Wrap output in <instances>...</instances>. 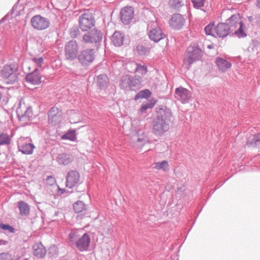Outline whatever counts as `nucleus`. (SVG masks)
Returning a JSON list of instances; mask_svg holds the SVG:
<instances>
[{"label": "nucleus", "instance_id": "nucleus-1", "mask_svg": "<svg viewBox=\"0 0 260 260\" xmlns=\"http://www.w3.org/2000/svg\"><path fill=\"white\" fill-rule=\"evenodd\" d=\"M172 118L170 109L166 107L159 108L152 122V133L156 136H162L169 130Z\"/></svg>", "mask_w": 260, "mask_h": 260}, {"label": "nucleus", "instance_id": "nucleus-2", "mask_svg": "<svg viewBox=\"0 0 260 260\" xmlns=\"http://www.w3.org/2000/svg\"><path fill=\"white\" fill-rule=\"evenodd\" d=\"M225 23L231 32H233L238 38H244L247 36L246 26L242 23V18L239 13L232 15Z\"/></svg>", "mask_w": 260, "mask_h": 260}, {"label": "nucleus", "instance_id": "nucleus-3", "mask_svg": "<svg viewBox=\"0 0 260 260\" xmlns=\"http://www.w3.org/2000/svg\"><path fill=\"white\" fill-rule=\"evenodd\" d=\"M3 79L7 84H13L18 80L19 73L15 64H6L1 71Z\"/></svg>", "mask_w": 260, "mask_h": 260}, {"label": "nucleus", "instance_id": "nucleus-4", "mask_svg": "<svg viewBox=\"0 0 260 260\" xmlns=\"http://www.w3.org/2000/svg\"><path fill=\"white\" fill-rule=\"evenodd\" d=\"M203 55V51L196 44H191L187 49L186 58L184 62L190 66L193 62L199 60Z\"/></svg>", "mask_w": 260, "mask_h": 260}, {"label": "nucleus", "instance_id": "nucleus-5", "mask_svg": "<svg viewBox=\"0 0 260 260\" xmlns=\"http://www.w3.org/2000/svg\"><path fill=\"white\" fill-rule=\"evenodd\" d=\"M16 113L17 117L22 125L27 123L33 115L31 108L26 106L24 103L21 102L19 103Z\"/></svg>", "mask_w": 260, "mask_h": 260}, {"label": "nucleus", "instance_id": "nucleus-6", "mask_svg": "<svg viewBox=\"0 0 260 260\" xmlns=\"http://www.w3.org/2000/svg\"><path fill=\"white\" fill-rule=\"evenodd\" d=\"M102 38L103 33L100 30L93 29L84 35L83 41L87 44H94L98 48Z\"/></svg>", "mask_w": 260, "mask_h": 260}, {"label": "nucleus", "instance_id": "nucleus-7", "mask_svg": "<svg viewBox=\"0 0 260 260\" xmlns=\"http://www.w3.org/2000/svg\"><path fill=\"white\" fill-rule=\"evenodd\" d=\"M148 36L150 39L154 42H158L164 39L166 35L160 28L157 26L156 21H151L148 24Z\"/></svg>", "mask_w": 260, "mask_h": 260}, {"label": "nucleus", "instance_id": "nucleus-8", "mask_svg": "<svg viewBox=\"0 0 260 260\" xmlns=\"http://www.w3.org/2000/svg\"><path fill=\"white\" fill-rule=\"evenodd\" d=\"M95 51L93 49H85L81 51L78 55L79 61L83 66H88L95 58Z\"/></svg>", "mask_w": 260, "mask_h": 260}, {"label": "nucleus", "instance_id": "nucleus-9", "mask_svg": "<svg viewBox=\"0 0 260 260\" xmlns=\"http://www.w3.org/2000/svg\"><path fill=\"white\" fill-rule=\"evenodd\" d=\"M79 26L82 31H87L94 25L92 14L89 12L82 14L79 19Z\"/></svg>", "mask_w": 260, "mask_h": 260}, {"label": "nucleus", "instance_id": "nucleus-10", "mask_svg": "<svg viewBox=\"0 0 260 260\" xmlns=\"http://www.w3.org/2000/svg\"><path fill=\"white\" fill-rule=\"evenodd\" d=\"M30 142V139L29 138H20L17 141L19 150L23 154H31L35 147Z\"/></svg>", "mask_w": 260, "mask_h": 260}, {"label": "nucleus", "instance_id": "nucleus-11", "mask_svg": "<svg viewBox=\"0 0 260 260\" xmlns=\"http://www.w3.org/2000/svg\"><path fill=\"white\" fill-rule=\"evenodd\" d=\"M65 57L68 60H73L78 57V45L75 41L69 42L65 46Z\"/></svg>", "mask_w": 260, "mask_h": 260}, {"label": "nucleus", "instance_id": "nucleus-12", "mask_svg": "<svg viewBox=\"0 0 260 260\" xmlns=\"http://www.w3.org/2000/svg\"><path fill=\"white\" fill-rule=\"evenodd\" d=\"M31 23L33 27L37 30H44L50 25L49 21L40 15H35L31 19Z\"/></svg>", "mask_w": 260, "mask_h": 260}, {"label": "nucleus", "instance_id": "nucleus-13", "mask_svg": "<svg viewBox=\"0 0 260 260\" xmlns=\"http://www.w3.org/2000/svg\"><path fill=\"white\" fill-rule=\"evenodd\" d=\"M175 97L182 103H187L191 98V93L188 90L180 87L176 89Z\"/></svg>", "mask_w": 260, "mask_h": 260}, {"label": "nucleus", "instance_id": "nucleus-14", "mask_svg": "<svg viewBox=\"0 0 260 260\" xmlns=\"http://www.w3.org/2000/svg\"><path fill=\"white\" fill-rule=\"evenodd\" d=\"M61 111L58 108L53 107L48 112V122L53 125H56L61 121Z\"/></svg>", "mask_w": 260, "mask_h": 260}, {"label": "nucleus", "instance_id": "nucleus-15", "mask_svg": "<svg viewBox=\"0 0 260 260\" xmlns=\"http://www.w3.org/2000/svg\"><path fill=\"white\" fill-rule=\"evenodd\" d=\"M134 11L132 7H125L120 11L121 20L124 24H129L134 18Z\"/></svg>", "mask_w": 260, "mask_h": 260}, {"label": "nucleus", "instance_id": "nucleus-16", "mask_svg": "<svg viewBox=\"0 0 260 260\" xmlns=\"http://www.w3.org/2000/svg\"><path fill=\"white\" fill-rule=\"evenodd\" d=\"M79 178L80 175L78 172L74 170L70 171L66 177V187L70 188L74 187L78 183Z\"/></svg>", "mask_w": 260, "mask_h": 260}, {"label": "nucleus", "instance_id": "nucleus-17", "mask_svg": "<svg viewBox=\"0 0 260 260\" xmlns=\"http://www.w3.org/2000/svg\"><path fill=\"white\" fill-rule=\"evenodd\" d=\"M185 19L179 14H174L170 20V25L174 29H180L184 24Z\"/></svg>", "mask_w": 260, "mask_h": 260}, {"label": "nucleus", "instance_id": "nucleus-18", "mask_svg": "<svg viewBox=\"0 0 260 260\" xmlns=\"http://www.w3.org/2000/svg\"><path fill=\"white\" fill-rule=\"evenodd\" d=\"M90 242V238L87 233H84L80 237L76 246L80 251H87Z\"/></svg>", "mask_w": 260, "mask_h": 260}, {"label": "nucleus", "instance_id": "nucleus-19", "mask_svg": "<svg viewBox=\"0 0 260 260\" xmlns=\"http://www.w3.org/2000/svg\"><path fill=\"white\" fill-rule=\"evenodd\" d=\"M216 37L224 38L227 36L231 32L230 28L226 23H219L214 27Z\"/></svg>", "mask_w": 260, "mask_h": 260}, {"label": "nucleus", "instance_id": "nucleus-20", "mask_svg": "<svg viewBox=\"0 0 260 260\" xmlns=\"http://www.w3.org/2000/svg\"><path fill=\"white\" fill-rule=\"evenodd\" d=\"M41 76L39 73V70L36 68L34 71L28 74L25 77L26 81L34 85H38L41 83Z\"/></svg>", "mask_w": 260, "mask_h": 260}, {"label": "nucleus", "instance_id": "nucleus-21", "mask_svg": "<svg viewBox=\"0 0 260 260\" xmlns=\"http://www.w3.org/2000/svg\"><path fill=\"white\" fill-rule=\"evenodd\" d=\"M33 253L35 256L38 258L43 257L46 253V250L41 243H35L33 245Z\"/></svg>", "mask_w": 260, "mask_h": 260}, {"label": "nucleus", "instance_id": "nucleus-22", "mask_svg": "<svg viewBox=\"0 0 260 260\" xmlns=\"http://www.w3.org/2000/svg\"><path fill=\"white\" fill-rule=\"evenodd\" d=\"M216 64L220 71L225 72L228 69L231 68L232 64L230 62L220 57L216 59Z\"/></svg>", "mask_w": 260, "mask_h": 260}, {"label": "nucleus", "instance_id": "nucleus-23", "mask_svg": "<svg viewBox=\"0 0 260 260\" xmlns=\"http://www.w3.org/2000/svg\"><path fill=\"white\" fill-rule=\"evenodd\" d=\"M73 160L72 155L67 153H60L57 155V161L60 165H68Z\"/></svg>", "mask_w": 260, "mask_h": 260}, {"label": "nucleus", "instance_id": "nucleus-24", "mask_svg": "<svg viewBox=\"0 0 260 260\" xmlns=\"http://www.w3.org/2000/svg\"><path fill=\"white\" fill-rule=\"evenodd\" d=\"M141 84V78L139 76H131L129 82V90H135L140 88Z\"/></svg>", "mask_w": 260, "mask_h": 260}, {"label": "nucleus", "instance_id": "nucleus-25", "mask_svg": "<svg viewBox=\"0 0 260 260\" xmlns=\"http://www.w3.org/2000/svg\"><path fill=\"white\" fill-rule=\"evenodd\" d=\"M123 35L119 31H115L112 36L111 40L114 46H120L123 42Z\"/></svg>", "mask_w": 260, "mask_h": 260}, {"label": "nucleus", "instance_id": "nucleus-26", "mask_svg": "<svg viewBox=\"0 0 260 260\" xmlns=\"http://www.w3.org/2000/svg\"><path fill=\"white\" fill-rule=\"evenodd\" d=\"M246 144L252 147L260 145V133L257 135H250L247 138Z\"/></svg>", "mask_w": 260, "mask_h": 260}, {"label": "nucleus", "instance_id": "nucleus-27", "mask_svg": "<svg viewBox=\"0 0 260 260\" xmlns=\"http://www.w3.org/2000/svg\"><path fill=\"white\" fill-rule=\"evenodd\" d=\"M18 207L21 215L26 216L29 214L30 207L27 203L22 201H19L18 203Z\"/></svg>", "mask_w": 260, "mask_h": 260}, {"label": "nucleus", "instance_id": "nucleus-28", "mask_svg": "<svg viewBox=\"0 0 260 260\" xmlns=\"http://www.w3.org/2000/svg\"><path fill=\"white\" fill-rule=\"evenodd\" d=\"M80 231L77 230H72L69 235L68 240L73 244H76L81 237Z\"/></svg>", "mask_w": 260, "mask_h": 260}, {"label": "nucleus", "instance_id": "nucleus-29", "mask_svg": "<svg viewBox=\"0 0 260 260\" xmlns=\"http://www.w3.org/2000/svg\"><path fill=\"white\" fill-rule=\"evenodd\" d=\"M73 208L76 213L85 212L87 210V206L81 201H78L74 204Z\"/></svg>", "mask_w": 260, "mask_h": 260}, {"label": "nucleus", "instance_id": "nucleus-30", "mask_svg": "<svg viewBox=\"0 0 260 260\" xmlns=\"http://www.w3.org/2000/svg\"><path fill=\"white\" fill-rule=\"evenodd\" d=\"M131 81V76L130 75H125L122 77L120 86L121 88L124 89H129V82Z\"/></svg>", "mask_w": 260, "mask_h": 260}, {"label": "nucleus", "instance_id": "nucleus-31", "mask_svg": "<svg viewBox=\"0 0 260 260\" xmlns=\"http://www.w3.org/2000/svg\"><path fill=\"white\" fill-rule=\"evenodd\" d=\"M130 64L134 65L135 67V71L143 76L146 74L147 68L145 65H141L137 63H132Z\"/></svg>", "mask_w": 260, "mask_h": 260}, {"label": "nucleus", "instance_id": "nucleus-32", "mask_svg": "<svg viewBox=\"0 0 260 260\" xmlns=\"http://www.w3.org/2000/svg\"><path fill=\"white\" fill-rule=\"evenodd\" d=\"M108 83V78L106 75H100L98 77V84L101 88H105Z\"/></svg>", "mask_w": 260, "mask_h": 260}, {"label": "nucleus", "instance_id": "nucleus-33", "mask_svg": "<svg viewBox=\"0 0 260 260\" xmlns=\"http://www.w3.org/2000/svg\"><path fill=\"white\" fill-rule=\"evenodd\" d=\"M63 140H69L71 141H75L76 139V131L70 130L62 136Z\"/></svg>", "mask_w": 260, "mask_h": 260}, {"label": "nucleus", "instance_id": "nucleus-34", "mask_svg": "<svg viewBox=\"0 0 260 260\" xmlns=\"http://www.w3.org/2000/svg\"><path fill=\"white\" fill-rule=\"evenodd\" d=\"M154 168L157 170H162L164 171H167L169 169L168 162L166 160H163L160 162H156L155 164Z\"/></svg>", "mask_w": 260, "mask_h": 260}, {"label": "nucleus", "instance_id": "nucleus-35", "mask_svg": "<svg viewBox=\"0 0 260 260\" xmlns=\"http://www.w3.org/2000/svg\"><path fill=\"white\" fill-rule=\"evenodd\" d=\"M11 138L9 135L6 133H0V145H5L10 144Z\"/></svg>", "mask_w": 260, "mask_h": 260}, {"label": "nucleus", "instance_id": "nucleus-36", "mask_svg": "<svg viewBox=\"0 0 260 260\" xmlns=\"http://www.w3.org/2000/svg\"><path fill=\"white\" fill-rule=\"evenodd\" d=\"M151 95V92L148 89H144L139 91L135 96V100H138L142 98H147Z\"/></svg>", "mask_w": 260, "mask_h": 260}, {"label": "nucleus", "instance_id": "nucleus-37", "mask_svg": "<svg viewBox=\"0 0 260 260\" xmlns=\"http://www.w3.org/2000/svg\"><path fill=\"white\" fill-rule=\"evenodd\" d=\"M169 4L173 9H178L183 5V0H169Z\"/></svg>", "mask_w": 260, "mask_h": 260}, {"label": "nucleus", "instance_id": "nucleus-38", "mask_svg": "<svg viewBox=\"0 0 260 260\" xmlns=\"http://www.w3.org/2000/svg\"><path fill=\"white\" fill-rule=\"evenodd\" d=\"M213 26V23H210L205 27L204 30L207 35H211L212 36L216 37V34Z\"/></svg>", "mask_w": 260, "mask_h": 260}, {"label": "nucleus", "instance_id": "nucleus-39", "mask_svg": "<svg viewBox=\"0 0 260 260\" xmlns=\"http://www.w3.org/2000/svg\"><path fill=\"white\" fill-rule=\"evenodd\" d=\"M155 104V101H151L150 102H148L146 103H143L141 108V111L142 113H144L146 112V110L148 109L152 108Z\"/></svg>", "mask_w": 260, "mask_h": 260}, {"label": "nucleus", "instance_id": "nucleus-40", "mask_svg": "<svg viewBox=\"0 0 260 260\" xmlns=\"http://www.w3.org/2000/svg\"><path fill=\"white\" fill-rule=\"evenodd\" d=\"M31 61L33 64L36 66V68H41L44 63V58L42 57H33L31 59Z\"/></svg>", "mask_w": 260, "mask_h": 260}, {"label": "nucleus", "instance_id": "nucleus-41", "mask_svg": "<svg viewBox=\"0 0 260 260\" xmlns=\"http://www.w3.org/2000/svg\"><path fill=\"white\" fill-rule=\"evenodd\" d=\"M193 7L196 9H199L204 5L205 0H192Z\"/></svg>", "mask_w": 260, "mask_h": 260}, {"label": "nucleus", "instance_id": "nucleus-42", "mask_svg": "<svg viewBox=\"0 0 260 260\" xmlns=\"http://www.w3.org/2000/svg\"><path fill=\"white\" fill-rule=\"evenodd\" d=\"M0 228L5 231L8 230L11 233H13L14 232V229L9 224L1 223Z\"/></svg>", "mask_w": 260, "mask_h": 260}, {"label": "nucleus", "instance_id": "nucleus-43", "mask_svg": "<svg viewBox=\"0 0 260 260\" xmlns=\"http://www.w3.org/2000/svg\"><path fill=\"white\" fill-rule=\"evenodd\" d=\"M80 31L77 27H73L71 29V35L72 37L75 38L79 34Z\"/></svg>", "mask_w": 260, "mask_h": 260}, {"label": "nucleus", "instance_id": "nucleus-44", "mask_svg": "<svg viewBox=\"0 0 260 260\" xmlns=\"http://www.w3.org/2000/svg\"><path fill=\"white\" fill-rule=\"evenodd\" d=\"M46 183L50 186L54 185L55 183L56 180L54 177L50 176H48L46 180Z\"/></svg>", "mask_w": 260, "mask_h": 260}, {"label": "nucleus", "instance_id": "nucleus-45", "mask_svg": "<svg viewBox=\"0 0 260 260\" xmlns=\"http://www.w3.org/2000/svg\"><path fill=\"white\" fill-rule=\"evenodd\" d=\"M11 256L8 253H2L0 254V260H10Z\"/></svg>", "mask_w": 260, "mask_h": 260}, {"label": "nucleus", "instance_id": "nucleus-46", "mask_svg": "<svg viewBox=\"0 0 260 260\" xmlns=\"http://www.w3.org/2000/svg\"><path fill=\"white\" fill-rule=\"evenodd\" d=\"M58 191H59V192L60 193V194H63V193H64L65 192H69V193H70L68 190H67L65 189H61L58 186Z\"/></svg>", "mask_w": 260, "mask_h": 260}, {"label": "nucleus", "instance_id": "nucleus-47", "mask_svg": "<svg viewBox=\"0 0 260 260\" xmlns=\"http://www.w3.org/2000/svg\"><path fill=\"white\" fill-rule=\"evenodd\" d=\"M256 22L257 24L260 26V14L258 15L256 18Z\"/></svg>", "mask_w": 260, "mask_h": 260}, {"label": "nucleus", "instance_id": "nucleus-48", "mask_svg": "<svg viewBox=\"0 0 260 260\" xmlns=\"http://www.w3.org/2000/svg\"><path fill=\"white\" fill-rule=\"evenodd\" d=\"M146 140H145V139H138V140H137V143L139 144L141 142H143V144H144L145 142H146Z\"/></svg>", "mask_w": 260, "mask_h": 260}, {"label": "nucleus", "instance_id": "nucleus-49", "mask_svg": "<svg viewBox=\"0 0 260 260\" xmlns=\"http://www.w3.org/2000/svg\"><path fill=\"white\" fill-rule=\"evenodd\" d=\"M7 242L5 240L0 239V245H6Z\"/></svg>", "mask_w": 260, "mask_h": 260}, {"label": "nucleus", "instance_id": "nucleus-50", "mask_svg": "<svg viewBox=\"0 0 260 260\" xmlns=\"http://www.w3.org/2000/svg\"><path fill=\"white\" fill-rule=\"evenodd\" d=\"M256 6L260 9V0H256Z\"/></svg>", "mask_w": 260, "mask_h": 260}, {"label": "nucleus", "instance_id": "nucleus-51", "mask_svg": "<svg viewBox=\"0 0 260 260\" xmlns=\"http://www.w3.org/2000/svg\"><path fill=\"white\" fill-rule=\"evenodd\" d=\"M252 18V17H249V21H251Z\"/></svg>", "mask_w": 260, "mask_h": 260}, {"label": "nucleus", "instance_id": "nucleus-52", "mask_svg": "<svg viewBox=\"0 0 260 260\" xmlns=\"http://www.w3.org/2000/svg\"><path fill=\"white\" fill-rule=\"evenodd\" d=\"M208 47H209V48H211L210 46H208Z\"/></svg>", "mask_w": 260, "mask_h": 260}]
</instances>
